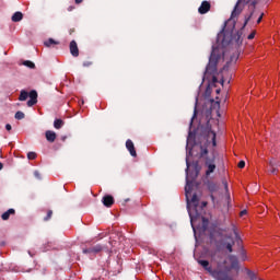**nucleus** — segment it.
Listing matches in <instances>:
<instances>
[{
  "label": "nucleus",
  "instance_id": "nucleus-1",
  "mask_svg": "<svg viewBox=\"0 0 280 280\" xmlns=\"http://www.w3.org/2000/svg\"><path fill=\"white\" fill-rule=\"evenodd\" d=\"M203 139L206 140V145H201L200 159L205 160L206 176H211L215 172V131L211 125V120H208L206 128L203 129Z\"/></svg>",
  "mask_w": 280,
  "mask_h": 280
},
{
  "label": "nucleus",
  "instance_id": "nucleus-2",
  "mask_svg": "<svg viewBox=\"0 0 280 280\" xmlns=\"http://www.w3.org/2000/svg\"><path fill=\"white\" fill-rule=\"evenodd\" d=\"M186 186H185V194H186V200L188 202V213L190 215V222L194 231H196V228H194V215L191 214V207H194V210L198 212V195L194 194L191 195V182H189V159H186Z\"/></svg>",
  "mask_w": 280,
  "mask_h": 280
},
{
  "label": "nucleus",
  "instance_id": "nucleus-3",
  "mask_svg": "<svg viewBox=\"0 0 280 280\" xmlns=\"http://www.w3.org/2000/svg\"><path fill=\"white\" fill-rule=\"evenodd\" d=\"M218 60H220V55H218V48L212 47L209 63L206 67V71L203 73V81L208 80V82H212V84H218V77H215V73L218 71Z\"/></svg>",
  "mask_w": 280,
  "mask_h": 280
},
{
  "label": "nucleus",
  "instance_id": "nucleus-4",
  "mask_svg": "<svg viewBox=\"0 0 280 280\" xmlns=\"http://www.w3.org/2000/svg\"><path fill=\"white\" fill-rule=\"evenodd\" d=\"M197 262L199 264V266L201 268L207 270V272L210 275V277L212 279H215V280H233V278L231 276H229V272L220 269V264H218L217 269H213V267H211L209 265L208 260L197 259Z\"/></svg>",
  "mask_w": 280,
  "mask_h": 280
},
{
  "label": "nucleus",
  "instance_id": "nucleus-5",
  "mask_svg": "<svg viewBox=\"0 0 280 280\" xmlns=\"http://www.w3.org/2000/svg\"><path fill=\"white\" fill-rule=\"evenodd\" d=\"M247 3H255V0H238L231 13L230 19L225 22V27L230 31L233 32V30H235V25L237 23V18L240 16V14H242V12H244V7Z\"/></svg>",
  "mask_w": 280,
  "mask_h": 280
},
{
  "label": "nucleus",
  "instance_id": "nucleus-6",
  "mask_svg": "<svg viewBox=\"0 0 280 280\" xmlns=\"http://www.w3.org/2000/svg\"><path fill=\"white\" fill-rule=\"evenodd\" d=\"M210 242L212 244H215V246H224V248H226V250H229V253H233V244H235V242L222 241V232H220V231H214L210 234Z\"/></svg>",
  "mask_w": 280,
  "mask_h": 280
},
{
  "label": "nucleus",
  "instance_id": "nucleus-7",
  "mask_svg": "<svg viewBox=\"0 0 280 280\" xmlns=\"http://www.w3.org/2000/svg\"><path fill=\"white\" fill-rule=\"evenodd\" d=\"M28 97H30V100L27 101L28 107L36 106V104H38V92H36V90H33L30 93H27V91L25 90H22L20 92V96H19L20 102H25V100H27Z\"/></svg>",
  "mask_w": 280,
  "mask_h": 280
},
{
  "label": "nucleus",
  "instance_id": "nucleus-8",
  "mask_svg": "<svg viewBox=\"0 0 280 280\" xmlns=\"http://www.w3.org/2000/svg\"><path fill=\"white\" fill-rule=\"evenodd\" d=\"M279 167H280V160H270L269 161V170L268 173L269 174H277V172H279Z\"/></svg>",
  "mask_w": 280,
  "mask_h": 280
},
{
  "label": "nucleus",
  "instance_id": "nucleus-9",
  "mask_svg": "<svg viewBox=\"0 0 280 280\" xmlns=\"http://www.w3.org/2000/svg\"><path fill=\"white\" fill-rule=\"evenodd\" d=\"M102 245H94L90 248H83L84 255H97L98 253H102Z\"/></svg>",
  "mask_w": 280,
  "mask_h": 280
},
{
  "label": "nucleus",
  "instance_id": "nucleus-10",
  "mask_svg": "<svg viewBox=\"0 0 280 280\" xmlns=\"http://www.w3.org/2000/svg\"><path fill=\"white\" fill-rule=\"evenodd\" d=\"M211 10V2L205 0L201 2L200 7L198 8L199 14H207Z\"/></svg>",
  "mask_w": 280,
  "mask_h": 280
},
{
  "label": "nucleus",
  "instance_id": "nucleus-11",
  "mask_svg": "<svg viewBox=\"0 0 280 280\" xmlns=\"http://www.w3.org/2000/svg\"><path fill=\"white\" fill-rule=\"evenodd\" d=\"M70 54L74 58L80 56V49L78 48V43H75V40L70 42Z\"/></svg>",
  "mask_w": 280,
  "mask_h": 280
},
{
  "label": "nucleus",
  "instance_id": "nucleus-12",
  "mask_svg": "<svg viewBox=\"0 0 280 280\" xmlns=\"http://www.w3.org/2000/svg\"><path fill=\"white\" fill-rule=\"evenodd\" d=\"M102 202L104 207L110 208L115 205V198H113L110 195H106L103 197Z\"/></svg>",
  "mask_w": 280,
  "mask_h": 280
},
{
  "label": "nucleus",
  "instance_id": "nucleus-13",
  "mask_svg": "<svg viewBox=\"0 0 280 280\" xmlns=\"http://www.w3.org/2000/svg\"><path fill=\"white\" fill-rule=\"evenodd\" d=\"M126 148L130 152L131 156H137V150H135V143L132 140L126 141Z\"/></svg>",
  "mask_w": 280,
  "mask_h": 280
},
{
  "label": "nucleus",
  "instance_id": "nucleus-14",
  "mask_svg": "<svg viewBox=\"0 0 280 280\" xmlns=\"http://www.w3.org/2000/svg\"><path fill=\"white\" fill-rule=\"evenodd\" d=\"M46 139L47 141H49V143H54V141H56V133L51 130H47L46 131Z\"/></svg>",
  "mask_w": 280,
  "mask_h": 280
},
{
  "label": "nucleus",
  "instance_id": "nucleus-15",
  "mask_svg": "<svg viewBox=\"0 0 280 280\" xmlns=\"http://www.w3.org/2000/svg\"><path fill=\"white\" fill-rule=\"evenodd\" d=\"M11 21H13V23H19L20 21H23V13L22 12H15L12 18Z\"/></svg>",
  "mask_w": 280,
  "mask_h": 280
},
{
  "label": "nucleus",
  "instance_id": "nucleus-16",
  "mask_svg": "<svg viewBox=\"0 0 280 280\" xmlns=\"http://www.w3.org/2000/svg\"><path fill=\"white\" fill-rule=\"evenodd\" d=\"M16 211L14 209H9L8 211L3 212L1 218L2 220H10V215H14Z\"/></svg>",
  "mask_w": 280,
  "mask_h": 280
},
{
  "label": "nucleus",
  "instance_id": "nucleus-17",
  "mask_svg": "<svg viewBox=\"0 0 280 280\" xmlns=\"http://www.w3.org/2000/svg\"><path fill=\"white\" fill-rule=\"evenodd\" d=\"M233 40L236 43V45L242 44V32H237L236 35L231 39L232 43Z\"/></svg>",
  "mask_w": 280,
  "mask_h": 280
},
{
  "label": "nucleus",
  "instance_id": "nucleus-18",
  "mask_svg": "<svg viewBox=\"0 0 280 280\" xmlns=\"http://www.w3.org/2000/svg\"><path fill=\"white\" fill-rule=\"evenodd\" d=\"M62 126H65V121H62V119H55L54 128H56V130H60V128H62Z\"/></svg>",
  "mask_w": 280,
  "mask_h": 280
},
{
  "label": "nucleus",
  "instance_id": "nucleus-19",
  "mask_svg": "<svg viewBox=\"0 0 280 280\" xmlns=\"http://www.w3.org/2000/svg\"><path fill=\"white\" fill-rule=\"evenodd\" d=\"M45 47H54V45H59L58 42L54 38H49L48 40L44 42Z\"/></svg>",
  "mask_w": 280,
  "mask_h": 280
},
{
  "label": "nucleus",
  "instance_id": "nucleus-20",
  "mask_svg": "<svg viewBox=\"0 0 280 280\" xmlns=\"http://www.w3.org/2000/svg\"><path fill=\"white\" fill-rule=\"evenodd\" d=\"M211 260L212 261H218V259L222 258L221 254L214 253V254H210Z\"/></svg>",
  "mask_w": 280,
  "mask_h": 280
},
{
  "label": "nucleus",
  "instance_id": "nucleus-21",
  "mask_svg": "<svg viewBox=\"0 0 280 280\" xmlns=\"http://www.w3.org/2000/svg\"><path fill=\"white\" fill-rule=\"evenodd\" d=\"M24 67H28V69H34L36 67V65H34V62L26 60L23 62Z\"/></svg>",
  "mask_w": 280,
  "mask_h": 280
},
{
  "label": "nucleus",
  "instance_id": "nucleus-22",
  "mask_svg": "<svg viewBox=\"0 0 280 280\" xmlns=\"http://www.w3.org/2000/svg\"><path fill=\"white\" fill-rule=\"evenodd\" d=\"M230 261H232V268H237V257L230 256Z\"/></svg>",
  "mask_w": 280,
  "mask_h": 280
},
{
  "label": "nucleus",
  "instance_id": "nucleus-23",
  "mask_svg": "<svg viewBox=\"0 0 280 280\" xmlns=\"http://www.w3.org/2000/svg\"><path fill=\"white\" fill-rule=\"evenodd\" d=\"M15 119H25V114L23 112H16L15 113Z\"/></svg>",
  "mask_w": 280,
  "mask_h": 280
},
{
  "label": "nucleus",
  "instance_id": "nucleus-24",
  "mask_svg": "<svg viewBox=\"0 0 280 280\" xmlns=\"http://www.w3.org/2000/svg\"><path fill=\"white\" fill-rule=\"evenodd\" d=\"M52 215H54V211L47 210V215L44 218V221L48 222V220H51Z\"/></svg>",
  "mask_w": 280,
  "mask_h": 280
},
{
  "label": "nucleus",
  "instance_id": "nucleus-25",
  "mask_svg": "<svg viewBox=\"0 0 280 280\" xmlns=\"http://www.w3.org/2000/svg\"><path fill=\"white\" fill-rule=\"evenodd\" d=\"M232 231L234 232L237 243L240 244V242H242V240H240V234H237V228H235V225H233Z\"/></svg>",
  "mask_w": 280,
  "mask_h": 280
},
{
  "label": "nucleus",
  "instance_id": "nucleus-26",
  "mask_svg": "<svg viewBox=\"0 0 280 280\" xmlns=\"http://www.w3.org/2000/svg\"><path fill=\"white\" fill-rule=\"evenodd\" d=\"M252 16H253V13L250 15H245V21H244V24L242 27L243 30H244V27H246V25H248V21H250Z\"/></svg>",
  "mask_w": 280,
  "mask_h": 280
},
{
  "label": "nucleus",
  "instance_id": "nucleus-27",
  "mask_svg": "<svg viewBox=\"0 0 280 280\" xmlns=\"http://www.w3.org/2000/svg\"><path fill=\"white\" fill-rule=\"evenodd\" d=\"M27 159H28L30 161H34V159H36V153H35V152H28V153H27Z\"/></svg>",
  "mask_w": 280,
  "mask_h": 280
},
{
  "label": "nucleus",
  "instance_id": "nucleus-28",
  "mask_svg": "<svg viewBox=\"0 0 280 280\" xmlns=\"http://www.w3.org/2000/svg\"><path fill=\"white\" fill-rule=\"evenodd\" d=\"M194 167H195V171H196V176H198V174L200 173V165L198 162H195L194 163Z\"/></svg>",
  "mask_w": 280,
  "mask_h": 280
},
{
  "label": "nucleus",
  "instance_id": "nucleus-29",
  "mask_svg": "<svg viewBox=\"0 0 280 280\" xmlns=\"http://www.w3.org/2000/svg\"><path fill=\"white\" fill-rule=\"evenodd\" d=\"M196 115H198V108H197V106L195 105L194 116H192V118H191L190 126H191V124H194V119H196Z\"/></svg>",
  "mask_w": 280,
  "mask_h": 280
},
{
  "label": "nucleus",
  "instance_id": "nucleus-30",
  "mask_svg": "<svg viewBox=\"0 0 280 280\" xmlns=\"http://www.w3.org/2000/svg\"><path fill=\"white\" fill-rule=\"evenodd\" d=\"M241 259H242V261H246V259H247L246 252L244 249L241 250Z\"/></svg>",
  "mask_w": 280,
  "mask_h": 280
},
{
  "label": "nucleus",
  "instance_id": "nucleus-31",
  "mask_svg": "<svg viewBox=\"0 0 280 280\" xmlns=\"http://www.w3.org/2000/svg\"><path fill=\"white\" fill-rule=\"evenodd\" d=\"M201 220L203 223V229H207V224H209V220H207V218H205V217H202Z\"/></svg>",
  "mask_w": 280,
  "mask_h": 280
},
{
  "label": "nucleus",
  "instance_id": "nucleus-32",
  "mask_svg": "<svg viewBox=\"0 0 280 280\" xmlns=\"http://www.w3.org/2000/svg\"><path fill=\"white\" fill-rule=\"evenodd\" d=\"M238 167H240L241 170H243V167H246V162L240 161V162H238Z\"/></svg>",
  "mask_w": 280,
  "mask_h": 280
},
{
  "label": "nucleus",
  "instance_id": "nucleus-33",
  "mask_svg": "<svg viewBox=\"0 0 280 280\" xmlns=\"http://www.w3.org/2000/svg\"><path fill=\"white\" fill-rule=\"evenodd\" d=\"M262 19H264V13H260L257 20V24L261 23Z\"/></svg>",
  "mask_w": 280,
  "mask_h": 280
},
{
  "label": "nucleus",
  "instance_id": "nucleus-34",
  "mask_svg": "<svg viewBox=\"0 0 280 280\" xmlns=\"http://www.w3.org/2000/svg\"><path fill=\"white\" fill-rule=\"evenodd\" d=\"M247 38L248 40H253V38H255V33L249 34Z\"/></svg>",
  "mask_w": 280,
  "mask_h": 280
},
{
  "label": "nucleus",
  "instance_id": "nucleus-35",
  "mask_svg": "<svg viewBox=\"0 0 280 280\" xmlns=\"http://www.w3.org/2000/svg\"><path fill=\"white\" fill-rule=\"evenodd\" d=\"M5 130H8V131L12 130V125L7 124V125H5Z\"/></svg>",
  "mask_w": 280,
  "mask_h": 280
},
{
  "label": "nucleus",
  "instance_id": "nucleus-36",
  "mask_svg": "<svg viewBox=\"0 0 280 280\" xmlns=\"http://www.w3.org/2000/svg\"><path fill=\"white\" fill-rule=\"evenodd\" d=\"M34 176H35L36 178H40V173H38V171H35V172H34Z\"/></svg>",
  "mask_w": 280,
  "mask_h": 280
},
{
  "label": "nucleus",
  "instance_id": "nucleus-37",
  "mask_svg": "<svg viewBox=\"0 0 280 280\" xmlns=\"http://www.w3.org/2000/svg\"><path fill=\"white\" fill-rule=\"evenodd\" d=\"M83 67H91V62H89V61L83 62Z\"/></svg>",
  "mask_w": 280,
  "mask_h": 280
},
{
  "label": "nucleus",
  "instance_id": "nucleus-38",
  "mask_svg": "<svg viewBox=\"0 0 280 280\" xmlns=\"http://www.w3.org/2000/svg\"><path fill=\"white\" fill-rule=\"evenodd\" d=\"M246 213H247L246 210H242V211H241V218L244 217V215H246Z\"/></svg>",
  "mask_w": 280,
  "mask_h": 280
},
{
  "label": "nucleus",
  "instance_id": "nucleus-39",
  "mask_svg": "<svg viewBox=\"0 0 280 280\" xmlns=\"http://www.w3.org/2000/svg\"><path fill=\"white\" fill-rule=\"evenodd\" d=\"M205 207H207V201H203V202L201 203V208L203 209Z\"/></svg>",
  "mask_w": 280,
  "mask_h": 280
},
{
  "label": "nucleus",
  "instance_id": "nucleus-40",
  "mask_svg": "<svg viewBox=\"0 0 280 280\" xmlns=\"http://www.w3.org/2000/svg\"><path fill=\"white\" fill-rule=\"evenodd\" d=\"M248 275H249L250 277H255V273H254L253 271H248Z\"/></svg>",
  "mask_w": 280,
  "mask_h": 280
},
{
  "label": "nucleus",
  "instance_id": "nucleus-41",
  "mask_svg": "<svg viewBox=\"0 0 280 280\" xmlns=\"http://www.w3.org/2000/svg\"><path fill=\"white\" fill-rule=\"evenodd\" d=\"M82 1H84V0H75V3L80 4V3H82Z\"/></svg>",
  "mask_w": 280,
  "mask_h": 280
},
{
  "label": "nucleus",
  "instance_id": "nucleus-42",
  "mask_svg": "<svg viewBox=\"0 0 280 280\" xmlns=\"http://www.w3.org/2000/svg\"><path fill=\"white\" fill-rule=\"evenodd\" d=\"M42 275H47V269H43Z\"/></svg>",
  "mask_w": 280,
  "mask_h": 280
},
{
  "label": "nucleus",
  "instance_id": "nucleus-43",
  "mask_svg": "<svg viewBox=\"0 0 280 280\" xmlns=\"http://www.w3.org/2000/svg\"><path fill=\"white\" fill-rule=\"evenodd\" d=\"M225 80L221 79L220 83L222 84V86L224 85Z\"/></svg>",
  "mask_w": 280,
  "mask_h": 280
},
{
  "label": "nucleus",
  "instance_id": "nucleus-44",
  "mask_svg": "<svg viewBox=\"0 0 280 280\" xmlns=\"http://www.w3.org/2000/svg\"><path fill=\"white\" fill-rule=\"evenodd\" d=\"M3 170V163L0 162V171Z\"/></svg>",
  "mask_w": 280,
  "mask_h": 280
},
{
  "label": "nucleus",
  "instance_id": "nucleus-45",
  "mask_svg": "<svg viewBox=\"0 0 280 280\" xmlns=\"http://www.w3.org/2000/svg\"><path fill=\"white\" fill-rule=\"evenodd\" d=\"M28 255H31V257H34V254H32V252H28Z\"/></svg>",
  "mask_w": 280,
  "mask_h": 280
},
{
  "label": "nucleus",
  "instance_id": "nucleus-46",
  "mask_svg": "<svg viewBox=\"0 0 280 280\" xmlns=\"http://www.w3.org/2000/svg\"><path fill=\"white\" fill-rule=\"evenodd\" d=\"M217 105L220 106V101H217Z\"/></svg>",
  "mask_w": 280,
  "mask_h": 280
},
{
  "label": "nucleus",
  "instance_id": "nucleus-47",
  "mask_svg": "<svg viewBox=\"0 0 280 280\" xmlns=\"http://www.w3.org/2000/svg\"><path fill=\"white\" fill-rule=\"evenodd\" d=\"M225 189H229V185L228 184H225Z\"/></svg>",
  "mask_w": 280,
  "mask_h": 280
},
{
  "label": "nucleus",
  "instance_id": "nucleus-48",
  "mask_svg": "<svg viewBox=\"0 0 280 280\" xmlns=\"http://www.w3.org/2000/svg\"><path fill=\"white\" fill-rule=\"evenodd\" d=\"M71 10H73V8L70 7V8H69V11H71Z\"/></svg>",
  "mask_w": 280,
  "mask_h": 280
},
{
  "label": "nucleus",
  "instance_id": "nucleus-49",
  "mask_svg": "<svg viewBox=\"0 0 280 280\" xmlns=\"http://www.w3.org/2000/svg\"><path fill=\"white\" fill-rule=\"evenodd\" d=\"M217 93L220 94V90H217Z\"/></svg>",
  "mask_w": 280,
  "mask_h": 280
},
{
  "label": "nucleus",
  "instance_id": "nucleus-50",
  "mask_svg": "<svg viewBox=\"0 0 280 280\" xmlns=\"http://www.w3.org/2000/svg\"><path fill=\"white\" fill-rule=\"evenodd\" d=\"M196 104H198V98H196Z\"/></svg>",
  "mask_w": 280,
  "mask_h": 280
},
{
  "label": "nucleus",
  "instance_id": "nucleus-51",
  "mask_svg": "<svg viewBox=\"0 0 280 280\" xmlns=\"http://www.w3.org/2000/svg\"><path fill=\"white\" fill-rule=\"evenodd\" d=\"M196 215H197V218H198V215H199V214H198V213H196Z\"/></svg>",
  "mask_w": 280,
  "mask_h": 280
}]
</instances>
